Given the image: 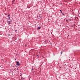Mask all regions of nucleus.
Here are the masks:
<instances>
[{
  "instance_id": "4",
  "label": "nucleus",
  "mask_w": 80,
  "mask_h": 80,
  "mask_svg": "<svg viewBox=\"0 0 80 80\" xmlns=\"http://www.w3.org/2000/svg\"><path fill=\"white\" fill-rule=\"evenodd\" d=\"M15 2V0H13V1H12V5H13V2Z\"/></svg>"
},
{
  "instance_id": "5",
  "label": "nucleus",
  "mask_w": 80,
  "mask_h": 80,
  "mask_svg": "<svg viewBox=\"0 0 80 80\" xmlns=\"http://www.w3.org/2000/svg\"><path fill=\"white\" fill-rule=\"evenodd\" d=\"M8 17H9V19H10V15H8Z\"/></svg>"
},
{
  "instance_id": "10",
  "label": "nucleus",
  "mask_w": 80,
  "mask_h": 80,
  "mask_svg": "<svg viewBox=\"0 0 80 80\" xmlns=\"http://www.w3.org/2000/svg\"><path fill=\"white\" fill-rule=\"evenodd\" d=\"M33 70V69H32V70Z\"/></svg>"
},
{
  "instance_id": "8",
  "label": "nucleus",
  "mask_w": 80,
  "mask_h": 80,
  "mask_svg": "<svg viewBox=\"0 0 80 80\" xmlns=\"http://www.w3.org/2000/svg\"><path fill=\"white\" fill-rule=\"evenodd\" d=\"M62 15H65V14H64V13H62Z\"/></svg>"
},
{
  "instance_id": "6",
  "label": "nucleus",
  "mask_w": 80,
  "mask_h": 80,
  "mask_svg": "<svg viewBox=\"0 0 80 80\" xmlns=\"http://www.w3.org/2000/svg\"><path fill=\"white\" fill-rule=\"evenodd\" d=\"M27 8H30V7L28 8V6H27Z\"/></svg>"
},
{
  "instance_id": "2",
  "label": "nucleus",
  "mask_w": 80,
  "mask_h": 80,
  "mask_svg": "<svg viewBox=\"0 0 80 80\" xmlns=\"http://www.w3.org/2000/svg\"><path fill=\"white\" fill-rule=\"evenodd\" d=\"M40 28H41V27H38V30H39V29H40Z\"/></svg>"
},
{
  "instance_id": "3",
  "label": "nucleus",
  "mask_w": 80,
  "mask_h": 80,
  "mask_svg": "<svg viewBox=\"0 0 80 80\" xmlns=\"http://www.w3.org/2000/svg\"><path fill=\"white\" fill-rule=\"evenodd\" d=\"M12 22V21H8V24H10V22Z\"/></svg>"
},
{
  "instance_id": "11",
  "label": "nucleus",
  "mask_w": 80,
  "mask_h": 80,
  "mask_svg": "<svg viewBox=\"0 0 80 80\" xmlns=\"http://www.w3.org/2000/svg\"><path fill=\"white\" fill-rule=\"evenodd\" d=\"M61 54H62V52H61Z\"/></svg>"
},
{
  "instance_id": "1",
  "label": "nucleus",
  "mask_w": 80,
  "mask_h": 80,
  "mask_svg": "<svg viewBox=\"0 0 80 80\" xmlns=\"http://www.w3.org/2000/svg\"><path fill=\"white\" fill-rule=\"evenodd\" d=\"M16 65H18V66H20V63L19 62L17 61L16 62Z\"/></svg>"
},
{
  "instance_id": "9",
  "label": "nucleus",
  "mask_w": 80,
  "mask_h": 80,
  "mask_svg": "<svg viewBox=\"0 0 80 80\" xmlns=\"http://www.w3.org/2000/svg\"><path fill=\"white\" fill-rule=\"evenodd\" d=\"M66 21H68V19L66 20Z\"/></svg>"
},
{
  "instance_id": "7",
  "label": "nucleus",
  "mask_w": 80,
  "mask_h": 80,
  "mask_svg": "<svg viewBox=\"0 0 80 80\" xmlns=\"http://www.w3.org/2000/svg\"><path fill=\"white\" fill-rule=\"evenodd\" d=\"M60 12H61V13H62V11L61 10H60Z\"/></svg>"
}]
</instances>
